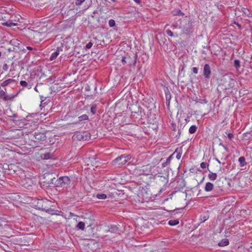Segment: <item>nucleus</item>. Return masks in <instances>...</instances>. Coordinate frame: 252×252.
<instances>
[{
  "label": "nucleus",
  "mask_w": 252,
  "mask_h": 252,
  "mask_svg": "<svg viewBox=\"0 0 252 252\" xmlns=\"http://www.w3.org/2000/svg\"><path fill=\"white\" fill-rule=\"evenodd\" d=\"M235 80L231 78V75L225 74L223 75L219 84L220 87L224 90H230L235 86Z\"/></svg>",
  "instance_id": "1"
},
{
  "label": "nucleus",
  "mask_w": 252,
  "mask_h": 252,
  "mask_svg": "<svg viewBox=\"0 0 252 252\" xmlns=\"http://www.w3.org/2000/svg\"><path fill=\"white\" fill-rule=\"evenodd\" d=\"M71 181L70 178L67 176H63L56 179L54 182V185L57 187H62L66 188L70 184Z\"/></svg>",
  "instance_id": "2"
},
{
  "label": "nucleus",
  "mask_w": 252,
  "mask_h": 252,
  "mask_svg": "<svg viewBox=\"0 0 252 252\" xmlns=\"http://www.w3.org/2000/svg\"><path fill=\"white\" fill-rule=\"evenodd\" d=\"M130 158V155H122L113 160L112 162L114 165L122 166L125 164Z\"/></svg>",
  "instance_id": "3"
},
{
  "label": "nucleus",
  "mask_w": 252,
  "mask_h": 252,
  "mask_svg": "<svg viewBox=\"0 0 252 252\" xmlns=\"http://www.w3.org/2000/svg\"><path fill=\"white\" fill-rule=\"evenodd\" d=\"M72 138L79 141L88 140L91 138V134L88 131L76 132Z\"/></svg>",
  "instance_id": "4"
},
{
  "label": "nucleus",
  "mask_w": 252,
  "mask_h": 252,
  "mask_svg": "<svg viewBox=\"0 0 252 252\" xmlns=\"http://www.w3.org/2000/svg\"><path fill=\"white\" fill-rule=\"evenodd\" d=\"M22 171L16 164H9V168L6 171V174L9 175L16 174L17 175L22 174Z\"/></svg>",
  "instance_id": "5"
},
{
  "label": "nucleus",
  "mask_w": 252,
  "mask_h": 252,
  "mask_svg": "<svg viewBox=\"0 0 252 252\" xmlns=\"http://www.w3.org/2000/svg\"><path fill=\"white\" fill-rule=\"evenodd\" d=\"M181 22L186 24V25H184L183 27L181 26L183 29V32L186 34H188L190 33L191 32L192 27V22L191 20L183 19Z\"/></svg>",
  "instance_id": "6"
},
{
  "label": "nucleus",
  "mask_w": 252,
  "mask_h": 252,
  "mask_svg": "<svg viewBox=\"0 0 252 252\" xmlns=\"http://www.w3.org/2000/svg\"><path fill=\"white\" fill-rule=\"evenodd\" d=\"M44 178L45 181H44L47 187H51L52 185H54V182L56 180L54 173H46L44 175Z\"/></svg>",
  "instance_id": "7"
},
{
  "label": "nucleus",
  "mask_w": 252,
  "mask_h": 252,
  "mask_svg": "<svg viewBox=\"0 0 252 252\" xmlns=\"http://www.w3.org/2000/svg\"><path fill=\"white\" fill-rule=\"evenodd\" d=\"M20 183L22 186L28 189H30L33 185L32 179L28 177L21 179Z\"/></svg>",
  "instance_id": "8"
},
{
  "label": "nucleus",
  "mask_w": 252,
  "mask_h": 252,
  "mask_svg": "<svg viewBox=\"0 0 252 252\" xmlns=\"http://www.w3.org/2000/svg\"><path fill=\"white\" fill-rule=\"evenodd\" d=\"M212 74L211 69L210 65L208 63L204 64L203 69V76L205 79H209L211 78Z\"/></svg>",
  "instance_id": "9"
},
{
  "label": "nucleus",
  "mask_w": 252,
  "mask_h": 252,
  "mask_svg": "<svg viewBox=\"0 0 252 252\" xmlns=\"http://www.w3.org/2000/svg\"><path fill=\"white\" fill-rule=\"evenodd\" d=\"M25 127L23 129L22 132L27 135L32 132L36 126L34 124L31 125L29 123L25 124Z\"/></svg>",
  "instance_id": "10"
},
{
  "label": "nucleus",
  "mask_w": 252,
  "mask_h": 252,
  "mask_svg": "<svg viewBox=\"0 0 252 252\" xmlns=\"http://www.w3.org/2000/svg\"><path fill=\"white\" fill-rule=\"evenodd\" d=\"M33 138L38 141H43L46 140V135L44 133L34 132Z\"/></svg>",
  "instance_id": "11"
},
{
  "label": "nucleus",
  "mask_w": 252,
  "mask_h": 252,
  "mask_svg": "<svg viewBox=\"0 0 252 252\" xmlns=\"http://www.w3.org/2000/svg\"><path fill=\"white\" fill-rule=\"evenodd\" d=\"M214 185L210 182H207L205 186L204 189L206 191L209 192L213 190Z\"/></svg>",
  "instance_id": "12"
},
{
  "label": "nucleus",
  "mask_w": 252,
  "mask_h": 252,
  "mask_svg": "<svg viewBox=\"0 0 252 252\" xmlns=\"http://www.w3.org/2000/svg\"><path fill=\"white\" fill-rule=\"evenodd\" d=\"M108 231H109L111 233H119V229L117 225H113L110 226Z\"/></svg>",
  "instance_id": "13"
},
{
  "label": "nucleus",
  "mask_w": 252,
  "mask_h": 252,
  "mask_svg": "<svg viewBox=\"0 0 252 252\" xmlns=\"http://www.w3.org/2000/svg\"><path fill=\"white\" fill-rule=\"evenodd\" d=\"M89 120V117L86 114L82 115L78 117V120L75 122L74 124H79L81 121Z\"/></svg>",
  "instance_id": "14"
},
{
  "label": "nucleus",
  "mask_w": 252,
  "mask_h": 252,
  "mask_svg": "<svg viewBox=\"0 0 252 252\" xmlns=\"http://www.w3.org/2000/svg\"><path fill=\"white\" fill-rule=\"evenodd\" d=\"M176 153H177V155L176 156V158L178 159H180L181 157L182 153V147L177 148L173 153H174L175 154Z\"/></svg>",
  "instance_id": "15"
},
{
  "label": "nucleus",
  "mask_w": 252,
  "mask_h": 252,
  "mask_svg": "<svg viewBox=\"0 0 252 252\" xmlns=\"http://www.w3.org/2000/svg\"><path fill=\"white\" fill-rule=\"evenodd\" d=\"M53 155L50 153L47 152L41 155V158L43 159H48L52 158Z\"/></svg>",
  "instance_id": "16"
},
{
  "label": "nucleus",
  "mask_w": 252,
  "mask_h": 252,
  "mask_svg": "<svg viewBox=\"0 0 252 252\" xmlns=\"http://www.w3.org/2000/svg\"><path fill=\"white\" fill-rule=\"evenodd\" d=\"M238 161L239 162L240 166L242 167H244L247 165L246 159L244 157H240L238 159Z\"/></svg>",
  "instance_id": "17"
},
{
  "label": "nucleus",
  "mask_w": 252,
  "mask_h": 252,
  "mask_svg": "<svg viewBox=\"0 0 252 252\" xmlns=\"http://www.w3.org/2000/svg\"><path fill=\"white\" fill-rule=\"evenodd\" d=\"M229 244V241L227 239H224L218 243V245L220 247L227 246Z\"/></svg>",
  "instance_id": "18"
},
{
  "label": "nucleus",
  "mask_w": 252,
  "mask_h": 252,
  "mask_svg": "<svg viewBox=\"0 0 252 252\" xmlns=\"http://www.w3.org/2000/svg\"><path fill=\"white\" fill-rule=\"evenodd\" d=\"M0 168L3 169V172L6 174V171L9 168V164L4 163L3 164H0Z\"/></svg>",
  "instance_id": "19"
},
{
  "label": "nucleus",
  "mask_w": 252,
  "mask_h": 252,
  "mask_svg": "<svg viewBox=\"0 0 252 252\" xmlns=\"http://www.w3.org/2000/svg\"><path fill=\"white\" fill-rule=\"evenodd\" d=\"M208 177L211 181H214L217 179V175L215 173H213L212 172L210 171V173L208 174Z\"/></svg>",
  "instance_id": "20"
},
{
  "label": "nucleus",
  "mask_w": 252,
  "mask_h": 252,
  "mask_svg": "<svg viewBox=\"0 0 252 252\" xmlns=\"http://www.w3.org/2000/svg\"><path fill=\"white\" fill-rule=\"evenodd\" d=\"M15 82V80L12 79H7V80L4 81L1 84V86H2V87H5V86L8 85L10 83H11L12 82Z\"/></svg>",
  "instance_id": "21"
},
{
  "label": "nucleus",
  "mask_w": 252,
  "mask_h": 252,
  "mask_svg": "<svg viewBox=\"0 0 252 252\" xmlns=\"http://www.w3.org/2000/svg\"><path fill=\"white\" fill-rule=\"evenodd\" d=\"M97 109V106L95 104H93L91 105V112L92 113V114L94 115L96 114V110Z\"/></svg>",
  "instance_id": "22"
},
{
  "label": "nucleus",
  "mask_w": 252,
  "mask_h": 252,
  "mask_svg": "<svg viewBox=\"0 0 252 252\" xmlns=\"http://www.w3.org/2000/svg\"><path fill=\"white\" fill-rule=\"evenodd\" d=\"M166 33L168 36L171 37H178L179 36L178 33H173V32L169 29L166 30Z\"/></svg>",
  "instance_id": "23"
},
{
  "label": "nucleus",
  "mask_w": 252,
  "mask_h": 252,
  "mask_svg": "<svg viewBox=\"0 0 252 252\" xmlns=\"http://www.w3.org/2000/svg\"><path fill=\"white\" fill-rule=\"evenodd\" d=\"M20 84L22 86L26 87L29 89L32 88V86L26 81H21Z\"/></svg>",
  "instance_id": "24"
},
{
  "label": "nucleus",
  "mask_w": 252,
  "mask_h": 252,
  "mask_svg": "<svg viewBox=\"0 0 252 252\" xmlns=\"http://www.w3.org/2000/svg\"><path fill=\"white\" fill-rule=\"evenodd\" d=\"M168 224L171 226H174L179 223L178 220H171L168 221Z\"/></svg>",
  "instance_id": "25"
},
{
  "label": "nucleus",
  "mask_w": 252,
  "mask_h": 252,
  "mask_svg": "<svg viewBox=\"0 0 252 252\" xmlns=\"http://www.w3.org/2000/svg\"><path fill=\"white\" fill-rule=\"evenodd\" d=\"M85 224L83 221H80L78 223L76 227L79 229L82 230H83L85 228Z\"/></svg>",
  "instance_id": "26"
},
{
  "label": "nucleus",
  "mask_w": 252,
  "mask_h": 252,
  "mask_svg": "<svg viewBox=\"0 0 252 252\" xmlns=\"http://www.w3.org/2000/svg\"><path fill=\"white\" fill-rule=\"evenodd\" d=\"M184 126H183V125L182 124L178 125V131L177 134L176 135V137H178L179 138V137L180 136V135L181 133L182 129L183 128Z\"/></svg>",
  "instance_id": "27"
},
{
  "label": "nucleus",
  "mask_w": 252,
  "mask_h": 252,
  "mask_svg": "<svg viewBox=\"0 0 252 252\" xmlns=\"http://www.w3.org/2000/svg\"><path fill=\"white\" fill-rule=\"evenodd\" d=\"M197 129V127L195 125L191 126L189 128V132L190 134L194 133Z\"/></svg>",
  "instance_id": "28"
},
{
  "label": "nucleus",
  "mask_w": 252,
  "mask_h": 252,
  "mask_svg": "<svg viewBox=\"0 0 252 252\" xmlns=\"http://www.w3.org/2000/svg\"><path fill=\"white\" fill-rule=\"evenodd\" d=\"M96 197L99 199H105L107 198V195L104 193H97L96 194Z\"/></svg>",
  "instance_id": "29"
},
{
  "label": "nucleus",
  "mask_w": 252,
  "mask_h": 252,
  "mask_svg": "<svg viewBox=\"0 0 252 252\" xmlns=\"http://www.w3.org/2000/svg\"><path fill=\"white\" fill-rule=\"evenodd\" d=\"M234 66L238 70L241 66L240 61L239 60H235L234 61Z\"/></svg>",
  "instance_id": "30"
},
{
  "label": "nucleus",
  "mask_w": 252,
  "mask_h": 252,
  "mask_svg": "<svg viewBox=\"0 0 252 252\" xmlns=\"http://www.w3.org/2000/svg\"><path fill=\"white\" fill-rule=\"evenodd\" d=\"M16 95H8L6 94V95L4 97V101H7V100H12L15 97Z\"/></svg>",
  "instance_id": "31"
},
{
  "label": "nucleus",
  "mask_w": 252,
  "mask_h": 252,
  "mask_svg": "<svg viewBox=\"0 0 252 252\" xmlns=\"http://www.w3.org/2000/svg\"><path fill=\"white\" fill-rule=\"evenodd\" d=\"M58 52H54L53 53L50 58V61H53L58 56Z\"/></svg>",
  "instance_id": "32"
},
{
  "label": "nucleus",
  "mask_w": 252,
  "mask_h": 252,
  "mask_svg": "<svg viewBox=\"0 0 252 252\" xmlns=\"http://www.w3.org/2000/svg\"><path fill=\"white\" fill-rule=\"evenodd\" d=\"M108 24L110 27H114L116 24L115 20L110 19L108 22Z\"/></svg>",
  "instance_id": "33"
},
{
  "label": "nucleus",
  "mask_w": 252,
  "mask_h": 252,
  "mask_svg": "<svg viewBox=\"0 0 252 252\" xmlns=\"http://www.w3.org/2000/svg\"><path fill=\"white\" fill-rule=\"evenodd\" d=\"M133 107H136L137 109H138V111H137L136 110L135 111H132V112H134L135 113H140V114H139V115H140L141 117H142V111H141V109L140 110V108L139 107H137L136 105L133 106Z\"/></svg>",
  "instance_id": "34"
},
{
  "label": "nucleus",
  "mask_w": 252,
  "mask_h": 252,
  "mask_svg": "<svg viewBox=\"0 0 252 252\" xmlns=\"http://www.w3.org/2000/svg\"><path fill=\"white\" fill-rule=\"evenodd\" d=\"M174 153L171 154L168 158H167L166 161L170 164L171 159L174 158Z\"/></svg>",
  "instance_id": "35"
},
{
  "label": "nucleus",
  "mask_w": 252,
  "mask_h": 252,
  "mask_svg": "<svg viewBox=\"0 0 252 252\" xmlns=\"http://www.w3.org/2000/svg\"><path fill=\"white\" fill-rule=\"evenodd\" d=\"M170 129L175 132L176 131V125L175 123H172L171 124Z\"/></svg>",
  "instance_id": "36"
},
{
  "label": "nucleus",
  "mask_w": 252,
  "mask_h": 252,
  "mask_svg": "<svg viewBox=\"0 0 252 252\" xmlns=\"http://www.w3.org/2000/svg\"><path fill=\"white\" fill-rule=\"evenodd\" d=\"M85 0H75V4L77 6H79L81 5Z\"/></svg>",
  "instance_id": "37"
},
{
  "label": "nucleus",
  "mask_w": 252,
  "mask_h": 252,
  "mask_svg": "<svg viewBox=\"0 0 252 252\" xmlns=\"http://www.w3.org/2000/svg\"><path fill=\"white\" fill-rule=\"evenodd\" d=\"M207 165L208 166L209 164H207V163L204 162H202L200 164L201 167L203 169L205 168L206 167Z\"/></svg>",
  "instance_id": "38"
},
{
  "label": "nucleus",
  "mask_w": 252,
  "mask_h": 252,
  "mask_svg": "<svg viewBox=\"0 0 252 252\" xmlns=\"http://www.w3.org/2000/svg\"><path fill=\"white\" fill-rule=\"evenodd\" d=\"M93 46V43L91 42H89L88 43H87L86 45V49H90Z\"/></svg>",
  "instance_id": "39"
},
{
  "label": "nucleus",
  "mask_w": 252,
  "mask_h": 252,
  "mask_svg": "<svg viewBox=\"0 0 252 252\" xmlns=\"http://www.w3.org/2000/svg\"><path fill=\"white\" fill-rule=\"evenodd\" d=\"M137 57H138V56L137 55V53H136L134 55V62L133 63V66H135V64H136V60L137 59Z\"/></svg>",
  "instance_id": "40"
},
{
  "label": "nucleus",
  "mask_w": 252,
  "mask_h": 252,
  "mask_svg": "<svg viewBox=\"0 0 252 252\" xmlns=\"http://www.w3.org/2000/svg\"><path fill=\"white\" fill-rule=\"evenodd\" d=\"M5 25H6V26H7L8 27H11L12 25H14V26L16 25V24H14V23H12L11 22H9V23L8 22H7L5 23Z\"/></svg>",
  "instance_id": "41"
},
{
  "label": "nucleus",
  "mask_w": 252,
  "mask_h": 252,
  "mask_svg": "<svg viewBox=\"0 0 252 252\" xmlns=\"http://www.w3.org/2000/svg\"><path fill=\"white\" fill-rule=\"evenodd\" d=\"M174 15H183L184 13L180 10H178L176 13L174 14Z\"/></svg>",
  "instance_id": "42"
},
{
  "label": "nucleus",
  "mask_w": 252,
  "mask_h": 252,
  "mask_svg": "<svg viewBox=\"0 0 252 252\" xmlns=\"http://www.w3.org/2000/svg\"><path fill=\"white\" fill-rule=\"evenodd\" d=\"M192 71L194 74H197L198 73V68L196 67H193L192 68Z\"/></svg>",
  "instance_id": "43"
},
{
  "label": "nucleus",
  "mask_w": 252,
  "mask_h": 252,
  "mask_svg": "<svg viewBox=\"0 0 252 252\" xmlns=\"http://www.w3.org/2000/svg\"><path fill=\"white\" fill-rule=\"evenodd\" d=\"M227 137L229 139H231L232 138H233V135L232 133H228L227 134Z\"/></svg>",
  "instance_id": "44"
},
{
  "label": "nucleus",
  "mask_w": 252,
  "mask_h": 252,
  "mask_svg": "<svg viewBox=\"0 0 252 252\" xmlns=\"http://www.w3.org/2000/svg\"><path fill=\"white\" fill-rule=\"evenodd\" d=\"M168 165H169V163H168V162H167L166 161H165V162L162 163V167H165L167 166Z\"/></svg>",
  "instance_id": "45"
},
{
  "label": "nucleus",
  "mask_w": 252,
  "mask_h": 252,
  "mask_svg": "<svg viewBox=\"0 0 252 252\" xmlns=\"http://www.w3.org/2000/svg\"><path fill=\"white\" fill-rule=\"evenodd\" d=\"M62 51V49L61 48V47H58L56 49V51H55L56 52H58V54L59 55V53L60 51Z\"/></svg>",
  "instance_id": "46"
},
{
  "label": "nucleus",
  "mask_w": 252,
  "mask_h": 252,
  "mask_svg": "<svg viewBox=\"0 0 252 252\" xmlns=\"http://www.w3.org/2000/svg\"><path fill=\"white\" fill-rule=\"evenodd\" d=\"M8 66L7 65V64L5 63L3 65V70H7L8 69Z\"/></svg>",
  "instance_id": "47"
},
{
  "label": "nucleus",
  "mask_w": 252,
  "mask_h": 252,
  "mask_svg": "<svg viewBox=\"0 0 252 252\" xmlns=\"http://www.w3.org/2000/svg\"><path fill=\"white\" fill-rule=\"evenodd\" d=\"M219 145L220 146H221L223 147V148L226 150V151H227L228 150V148L226 146H225V145H224L222 143H220L219 144Z\"/></svg>",
  "instance_id": "48"
},
{
  "label": "nucleus",
  "mask_w": 252,
  "mask_h": 252,
  "mask_svg": "<svg viewBox=\"0 0 252 252\" xmlns=\"http://www.w3.org/2000/svg\"><path fill=\"white\" fill-rule=\"evenodd\" d=\"M126 57H123L122 60V62L123 64H126Z\"/></svg>",
  "instance_id": "49"
},
{
  "label": "nucleus",
  "mask_w": 252,
  "mask_h": 252,
  "mask_svg": "<svg viewBox=\"0 0 252 252\" xmlns=\"http://www.w3.org/2000/svg\"><path fill=\"white\" fill-rule=\"evenodd\" d=\"M136 3L141 4L142 2L141 0H133Z\"/></svg>",
  "instance_id": "50"
},
{
  "label": "nucleus",
  "mask_w": 252,
  "mask_h": 252,
  "mask_svg": "<svg viewBox=\"0 0 252 252\" xmlns=\"http://www.w3.org/2000/svg\"><path fill=\"white\" fill-rule=\"evenodd\" d=\"M27 49H28L29 50H35V49H33V48H32V47H30V46H27Z\"/></svg>",
  "instance_id": "51"
},
{
  "label": "nucleus",
  "mask_w": 252,
  "mask_h": 252,
  "mask_svg": "<svg viewBox=\"0 0 252 252\" xmlns=\"http://www.w3.org/2000/svg\"><path fill=\"white\" fill-rule=\"evenodd\" d=\"M75 216L76 215L73 213L70 212L69 214V217H73V216Z\"/></svg>",
  "instance_id": "52"
},
{
  "label": "nucleus",
  "mask_w": 252,
  "mask_h": 252,
  "mask_svg": "<svg viewBox=\"0 0 252 252\" xmlns=\"http://www.w3.org/2000/svg\"><path fill=\"white\" fill-rule=\"evenodd\" d=\"M170 97H171L170 95H169V97L167 95H166V98L167 100H169L170 99Z\"/></svg>",
  "instance_id": "53"
},
{
  "label": "nucleus",
  "mask_w": 252,
  "mask_h": 252,
  "mask_svg": "<svg viewBox=\"0 0 252 252\" xmlns=\"http://www.w3.org/2000/svg\"><path fill=\"white\" fill-rule=\"evenodd\" d=\"M201 52H202V54H205L206 55L207 54L205 50H202Z\"/></svg>",
  "instance_id": "54"
},
{
  "label": "nucleus",
  "mask_w": 252,
  "mask_h": 252,
  "mask_svg": "<svg viewBox=\"0 0 252 252\" xmlns=\"http://www.w3.org/2000/svg\"><path fill=\"white\" fill-rule=\"evenodd\" d=\"M34 90H35L36 92H38V90H37V89L36 86V87H35V88H34Z\"/></svg>",
  "instance_id": "55"
},
{
  "label": "nucleus",
  "mask_w": 252,
  "mask_h": 252,
  "mask_svg": "<svg viewBox=\"0 0 252 252\" xmlns=\"http://www.w3.org/2000/svg\"><path fill=\"white\" fill-rule=\"evenodd\" d=\"M236 25H237V26H238L239 28H240V27H241V25H240L239 24L237 23V24H236Z\"/></svg>",
  "instance_id": "56"
},
{
  "label": "nucleus",
  "mask_w": 252,
  "mask_h": 252,
  "mask_svg": "<svg viewBox=\"0 0 252 252\" xmlns=\"http://www.w3.org/2000/svg\"><path fill=\"white\" fill-rule=\"evenodd\" d=\"M206 48L207 49H210V46H206Z\"/></svg>",
  "instance_id": "57"
},
{
  "label": "nucleus",
  "mask_w": 252,
  "mask_h": 252,
  "mask_svg": "<svg viewBox=\"0 0 252 252\" xmlns=\"http://www.w3.org/2000/svg\"><path fill=\"white\" fill-rule=\"evenodd\" d=\"M216 160L219 163H220V161L218 159H216Z\"/></svg>",
  "instance_id": "58"
},
{
  "label": "nucleus",
  "mask_w": 252,
  "mask_h": 252,
  "mask_svg": "<svg viewBox=\"0 0 252 252\" xmlns=\"http://www.w3.org/2000/svg\"><path fill=\"white\" fill-rule=\"evenodd\" d=\"M3 218L0 217V220H2Z\"/></svg>",
  "instance_id": "59"
},
{
  "label": "nucleus",
  "mask_w": 252,
  "mask_h": 252,
  "mask_svg": "<svg viewBox=\"0 0 252 252\" xmlns=\"http://www.w3.org/2000/svg\"><path fill=\"white\" fill-rule=\"evenodd\" d=\"M251 59L252 60V54L251 55Z\"/></svg>",
  "instance_id": "60"
}]
</instances>
